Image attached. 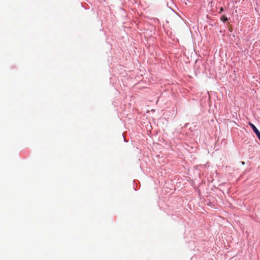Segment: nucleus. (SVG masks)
<instances>
[{"label": "nucleus", "instance_id": "obj_2", "mask_svg": "<svg viewBox=\"0 0 260 260\" xmlns=\"http://www.w3.org/2000/svg\"><path fill=\"white\" fill-rule=\"evenodd\" d=\"M221 20L222 21H223V22H225L226 21H228V18L225 16H222L221 17Z\"/></svg>", "mask_w": 260, "mask_h": 260}, {"label": "nucleus", "instance_id": "obj_1", "mask_svg": "<svg viewBox=\"0 0 260 260\" xmlns=\"http://www.w3.org/2000/svg\"><path fill=\"white\" fill-rule=\"evenodd\" d=\"M249 125L251 126V127L252 128L253 131L254 132L256 136H257L258 138L259 139L260 141V132L257 129V128L255 126L254 124L252 123H249Z\"/></svg>", "mask_w": 260, "mask_h": 260}, {"label": "nucleus", "instance_id": "obj_3", "mask_svg": "<svg viewBox=\"0 0 260 260\" xmlns=\"http://www.w3.org/2000/svg\"><path fill=\"white\" fill-rule=\"evenodd\" d=\"M223 11V8H222V7H221V8H220V12H222V11Z\"/></svg>", "mask_w": 260, "mask_h": 260}]
</instances>
